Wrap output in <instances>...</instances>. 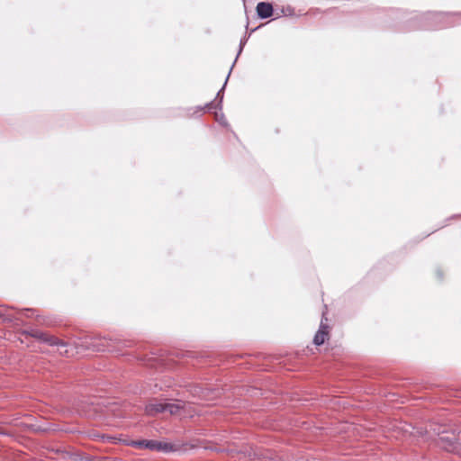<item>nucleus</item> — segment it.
Segmentation results:
<instances>
[{
  "label": "nucleus",
  "mask_w": 461,
  "mask_h": 461,
  "mask_svg": "<svg viewBox=\"0 0 461 461\" xmlns=\"http://www.w3.org/2000/svg\"><path fill=\"white\" fill-rule=\"evenodd\" d=\"M328 329L329 326L321 321L319 330L317 331L313 339V343L316 346H321L325 342V339L329 335Z\"/></svg>",
  "instance_id": "obj_8"
},
{
  "label": "nucleus",
  "mask_w": 461,
  "mask_h": 461,
  "mask_svg": "<svg viewBox=\"0 0 461 461\" xmlns=\"http://www.w3.org/2000/svg\"><path fill=\"white\" fill-rule=\"evenodd\" d=\"M454 16L461 17L460 14H451V13H441V12H428L423 14L420 17L415 15L411 18L415 23L419 22V24L413 25L411 29H442L448 26H453L456 24L454 21Z\"/></svg>",
  "instance_id": "obj_1"
},
{
  "label": "nucleus",
  "mask_w": 461,
  "mask_h": 461,
  "mask_svg": "<svg viewBox=\"0 0 461 461\" xmlns=\"http://www.w3.org/2000/svg\"><path fill=\"white\" fill-rule=\"evenodd\" d=\"M131 446L138 448H148L150 450L162 451L166 453L173 450L171 444L152 439L132 441Z\"/></svg>",
  "instance_id": "obj_4"
},
{
  "label": "nucleus",
  "mask_w": 461,
  "mask_h": 461,
  "mask_svg": "<svg viewBox=\"0 0 461 461\" xmlns=\"http://www.w3.org/2000/svg\"><path fill=\"white\" fill-rule=\"evenodd\" d=\"M5 316V312L3 311H0V318Z\"/></svg>",
  "instance_id": "obj_16"
},
{
  "label": "nucleus",
  "mask_w": 461,
  "mask_h": 461,
  "mask_svg": "<svg viewBox=\"0 0 461 461\" xmlns=\"http://www.w3.org/2000/svg\"><path fill=\"white\" fill-rule=\"evenodd\" d=\"M33 313H34V310H32V309L23 310V314L26 317H32Z\"/></svg>",
  "instance_id": "obj_14"
},
{
  "label": "nucleus",
  "mask_w": 461,
  "mask_h": 461,
  "mask_svg": "<svg viewBox=\"0 0 461 461\" xmlns=\"http://www.w3.org/2000/svg\"><path fill=\"white\" fill-rule=\"evenodd\" d=\"M215 120L221 125L227 126L228 122L223 113H215Z\"/></svg>",
  "instance_id": "obj_13"
},
{
  "label": "nucleus",
  "mask_w": 461,
  "mask_h": 461,
  "mask_svg": "<svg viewBox=\"0 0 461 461\" xmlns=\"http://www.w3.org/2000/svg\"><path fill=\"white\" fill-rule=\"evenodd\" d=\"M257 14L261 19H267L273 15L274 8L268 2H259L256 7Z\"/></svg>",
  "instance_id": "obj_6"
},
{
  "label": "nucleus",
  "mask_w": 461,
  "mask_h": 461,
  "mask_svg": "<svg viewBox=\"0 0 461 461\" xmlns=\"http://www.w3.org/2000/svg\"><path fill=\"white\" fill-rule=\"evenodd\" d=\"M440 446L449 452H456L461 446V430L456 434L452 432L450 434L443 432L439 435Z\"/></svg>",
  "instance_id": "obj_3"
},
{
  "label": "nucleus",
  "mask_w": 461,
  "mask_h": 461,
  "mask_svg": "<svg viewBox=\"0 0 461 461\" xmlns=\"http://www.w3.org/2000/svg\"><path fill=\"white\" fill-rule=\"evenodd\" d=\"M247 41H248V37H247V36H244V37L240 40L239 51H238V54H237L236 59H235V60H234V62H233V64H232V66H231L232 68H233V66H234L235 62L237 61L238 57H239V56H240V54L242 52L243 48H244L245 44L247 43Z\"/></svg>",
  "instance_id": "obj_12"
},
{
  "label": "nucleus",
  "mask_w": 461,
  "mask_h": 461,
  "mask_svg": "<svg viewBox=\"0 0 461 461\" xmlns=\"http://www.w3.org/2000/svg\"><path fill=\"white\" fill-rule=\"evenodd\" d=\"M121 345L126 346V343L120 340H110V342H107L105 346L109 351H119L121 349Z\"/></svg>",
  "instance_id": "obj_9"
},
{
  "label": "nucleus",
  "mask_w": 461,
  "mask_h": 461,
  "mask_svg": "<svg viewBox=\"0 0 461 461\" xmlns=\"http://www.w3.org/2000/svg\"><path fill=\"white\" fill-rule=\"evenodd\" d=\"M436 275H437V277H438V280H442V278H443V272H442L441 269H439V268L437 269L436 270Z\"/></svg>",
  "instance_id": "obj_15"
},
{
  "label": "nucleus",
  "mask_w": 461,
  "mask_h": 461,
  "mask_svg": "<svg viewBox=\"0 0 461 461\" xmlns=\"http://www.w3.org/2000/svg\"><path fill=\"white\" fill-rule=\"evenodd\" d=\"M165 402H161L156 400L149 402L145 407V411L149 416H154L158 413L165 412Z\"/></svg>",
  "instance_id": "obj_7"
},
{
  "label": "nucleus",
  "mask_w": 461,
  "mask_h": 461,
  "mask_svg": "<svg viewBox=\"0 0 461 461\" xmlns=\"http://www.w3.org/2000/svg\"><path fill=\"white\" fill-rule=\"evenodd\" d=\"M90 436L94 438H96V439H100L102 441H110V442H113L115 440V438L114 437H112V436H108V435H104V434H100L98 432H95V431H93L90 433Z\"/></svg>",
  "instance_id": "obj_11"
},
{
  "label": "nucleus",
  "mask_w": 461,
  "mask_h": 461,
  "mask_svg": "<svg viewBox=\"0 0 461 461\" xmlns=\"http://www.w3.org/2000/svg\"><path fill=\"white\" fill-rule=\"evenodd\" d=\"M24 333L40 340L42 343L49 345V346L57 347L59 353L62 356H65V357L72 356V353L70 352V349H69L70 345L68 342H66L62 339H59L57 337H54L49 333L43 332L40 330H34V329L26 330V331H24Z\"/></svg>",
  "instance_id": "obj_2"
},
{
  "label": "nucleus",
  "mask_w": 461,
  "mask_h": 461,
  "mask_svg": "<svg viewBox=\"0 0 461 461\" xmlns=\"http://www.w3.org/2000/svg\"><path fill=\"white\" fill-rule=\"evenodd\" d=\"M165 411L169 412L170 414H176L182 408V406L178 403H171L165 402Z\"/></svg>",
  "instance_id": "obj_10"
},
{
  "label": "nucleus",
  "mask_w": 461,
  "mask_h": 461,
  "mask_svg": "<svg viewBox=\"0 0 461 461\" xmlns=\"http://www.w3.org/2000/svg\"><path fill=\"white\" fill-rule=\"evenodd\" d=\"M231 70H232V67L230 68V69L229 71V74L225 79V82H224L222 87L218 91L215 99L213 101L206 104L204 107L198 106L196 108L199 113L203 111L204 109H207L208 111H211L212 109H218V110L222 109L223 92H224V88L227 85V82H228V79H229Z\"/></svg>",
  "instance_id": "obj_5"
}]
</instances>
